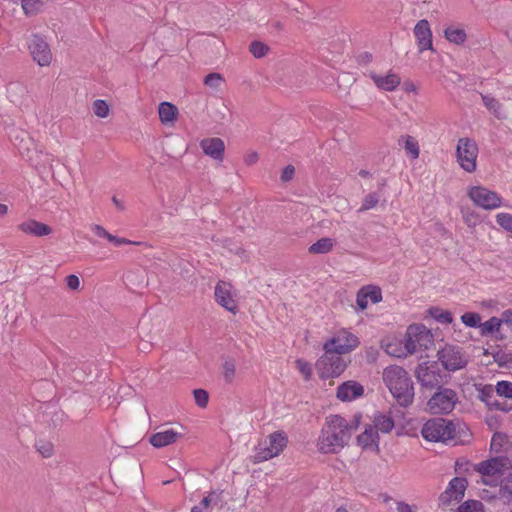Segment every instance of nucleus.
Here are the masks:
<instances>
[{
	"label": "nucleus",
	"mask_w": 512,
	"mask_h": 512,
	"mask_svg": "<svg viewBox=\"0 0 512 512\" xmlns=\"http://www.w3.org/2000/svg\"><path fill=\"white\" fill-rule=\"evenodd\" d=\"M421 434L427 441L452 443L453 445L467 444L472 437L464 423L444 418H433L426 421L422 426Z\"/></svg>",
	"instance_id": "f257e3e1"
},
{
	"label": "nucleus",
	"mask_w": 512,
	"mask_h": 512,
	"mask_svg": "<svg viewBox=\"0 0 512 512\" xmlns=\"http://www.w3.org/2000/svg\"><path fill=\"white\" fill-rule=\"evenodd\" d=\"M351 438L348 421L340 415H331L326 419L317 439L318 451L322 454L340 452Z\"/></svg>",
	"instance_id": "f03ea898"
},
{
	"label": "nucleus",
	"mask_w": 512,
	"mask_h": 512,
	"mask_svg": "<svg viewBox=\"0 0 512 512\" xmlns=\"http://www.w3.org/2000/svg\"><path fill=\"white\" fill-rule=\"evenodd\" d=\"M383 381L402 407H408L414 399V387L408 372L401 366L390 365L383 371Z\"/></svg>",
	"instance_id": "7ed1b4c3"
},
{
	"label": "nucleus",
	"mask_w": 512,
	"mask_h": 512,
	"mask_svg": "<svg viewBox=\"0 0 512 512\" xmlns=\"http://www.w3.org/2000/svg\"><path fill=\"white\" fill-rule=\"evenodd\" d=\"M458 394L454 389L440 387L427 401V411L431 414H449L458 403Z\"/></svg>",
	"instance_id": "20e7f679"
},
{
	"label": "nucleus",
	"mask_w": 512,
	"mask_h": 512,
	"mask_svg": "<svg viewBox=\"0 0 512 512\" xmlns=\"http://www.w3.org/2000/svg\"><path fill=\"white\" fill-rule=\"evenodd\" d=\"M404 342L406 350L414 354L429 349L433 344V335L423 324H412L406 330Z\"/></svg>",
	"instance_id": "39448f33"
},
{
	"label": "nucleus",
	"mask_w": 512,
	"mask_h": 512,
	"mask_svg": "<svg viewBox=\"0 0 512 512\" xmlns=\"http://www.w3.org/2000/svg\"><path fill=\"white\" fill-rule=\"evenodd\" d=\"M346 368L342 354L330 351L325 352L317 360L316 369L322 379L338 377Z\"/></svg>",
	"instance_id": "423d86ee"
},
{
	"label": "nucleus",
	"mask_w": 512,
	"mask_h": 512,
	"mask_svg": "<svg viewBox=\"0 0 512 512\" xmlns=\"http://www.w3.org/2000/svg\"><path fill=\"white\" fill-rule=\"evenodd\" d=\"M437 356L444 369L449 372L461 370L468 364V356L457 346L446 345L438 351Z\"/></svg>",
	"instance_id": "0eeeda50"
},
{
	"label": "nucleus",
	"mask_w": 512,
	"mask_h": 512,
	"mask_svg": "<svg viewBox=\"0 0 512 512\" xmlns=\"http://www.w3.org/2000/svg\"><path fill=\"white\" fill-rule=\"evenodd\" d=\"M478 146L471 138H460L456 147L457 161L462 169L471 173L476 170Z\"/></svg>",
	"instance_id": "6e6552de"
},
{
	"label": "nucleus",
	"mask_w": 512,
	"mask_h": 512,
	"mask_svg": "<svg viewBox=\"0 0 512 512\" xmlns=\"http://www.w3.org/2000/svg\"><path fill=\"white\" fill-rule=\"evenodd\" d=\"M416 378L422 388L438 389L443 386V375L436 363H421L415 370Z\"/></svg>",
	"instance_id": "1a4fd4ad"
},
{
	"label": "nucleus",
	"mask_w": 512,
	"mask_h": 512,
	"mask_svg": "<svg viewBox=\"0 0 512 512\" xmlns=\"http://www.w3.org/2000/svg\"><path fill=\"white\" fill-rule=\"evenodd\" d=\"M468 196L476 206L485 210L496 209L502 205V198L499 194L483 186L471 187Z\"/></svg>",
	"instance_id": "9d476101"
},
{
	"label": "nucleus",
	"mask_w": 512,
	"mask_h": 512,
	"mask_svg": "<svg viewBox=\"0 0 512 512\" xmlns=\"http://www.w3.org/2000/svg\"><path fill=\"white\" fill-rule=\"evenodd\" d=\"M288 438L283 431H276L269 435L268 441L265 442V446H260L257 452V459L259 461H265L278 456L286 447Z\"/></svg>",
	"instance_id": "9b49d317"
},
{
	"label": "nucleus",
	"mask_w": 512,
	"mask_h": 512,
	"mask_svg": "<svg viewBox=\"0 0 512 512\" xmlns=\"http://www.w3.org/2000/svg\"><path fill=\"white\" fill-rule=\"evenodd\" d=\"M359 345L358 337L347 331H340L336 336L324 343L325 352L334 351L340 354H346L354 350Z\"/></svg>",
	"instance_id": "f8f14e48"
},
{
	"label": "nucleus",
	"mask_w": 512,
	"mask_h": 512,
	"mask_svg": "<svg viewBox=\"0 0 512 512\" xmlns=\"http://www.w3.org/2000/svg\"><path fill=\"white\" fill-rule=\"evenodd\" d=\"M468 486V481L464 477H454L448 483L445 491H443L439 498V506L447 507L453 501L460 502L464 496Z\"/></svg>",
	"instance_id": "ddd939ff"
},
{
	"label": "nucleus",
	"mask_w": 512,
	"mask_h": 512,
	"mask_svg": "<svg viewBox=\"0 0 512 512\" xmlns=\"http://www.w3.org/2000/svg\"><path fill=\"white\" fill-rule=\"evenodd\" d=\"M28 49L33 60L39 66H49L52 61V52L47 41L40 35L34 34L28 43Z\"/></svg>",
	"instance_id": "4468645a"
},
{
	"label": "nucleus",
	"mask_w": 512,
	"mask_h": 512,
	"mask_svg": "<svg viewBox=\"0 0 512 512\" xmlns=\"http://www.w3.org/2000/svg\"><path fill=\"white\" fill-rule=\"evenodd\" d=\"M511 467V462L507 457H495L482 461L477 465L476 470L486 477H499Z\"/></svg>",
	"instance_id": "2eb2a0df"
},
{
	"label": "nucleus",
	"mask_w": 512,
	"mask_h": 512,
	"mask_svg": "<svg viewBox=\"0 0 512 512\" xmlns=\"http://www.w3.org/2000/svg\"><path fill=\"white\" fill-rule=\"evenodd\" d=\"M231 284L225 281H219L214 290L216 302L227 311L235 314L238 311L236 301L231 294Z\"/></svg>",
	"instance_id": "dca6fc26"
},
{
	"label": "nucleus",
	"mask_w": 512,
	"mask_h": 512,
	"mask_svg": "<svg viewBox=\"0 0 512 512\" xmlns=\"http://www.w3.org/2000/svg\"><path fill=\"white\" fill-rule=\"evenodd\" d=\"M496 388L492 385H485L479 389V399L484 402L490 410L507 412L511 409L506 401L501 400Z\"/></svg>",
	"instance_id": "f3484780"
},
{
	"label": "nucleus",
	"mask_w": 512,
	"mask_h": 512,
	"mask_svg": "<svg viewBox=\"0 0 512 512\" xmlns=\"http://www.w3.org/2000/svg\"><path fill=\"white\" fill-rule=\"evenodd\" d=\"M413 33L420 53L433 50L432 31L428 20H419L414 26Z\"/></svg>",
	"instance_id": "a211bd4d"
},
{
	"label": "nucleus",
	"mask_w": 512,
	"mask_h": 512,
	"mask_svg": "<svg viewBox=\"0 0 512 512\" xmlns=\"http://www.w3.org/2000/svg\"><path fill=\"white\" fill-rule=\"evenodd\" d=\"M368 76L371 78L375 86L383 91H394L401 83V78L397 73L389 71L386 75H379L374 71H370Z\"/></svg>",
	"instance_id": "6ab92c4d"
},
{
	"label": "nucleus",
	"mask_w": 512,
	"mask_h": 512,
	"mask_svg": "<svg viewBox=\"0 0 512 512\" xmlns=\"http://www.w3.org/2000/svg\"><path fill=\"white\" fill-rule=\"evenodd\" d=\"M368 300L376 304L382 301L381 289L377 286L368 285L362 287L356 295V303L360 310H365L368 306Z\"/></svg>",
	"instance_id": "aec40b11"
},
{
	"label": "nucleus",
	"mask_w": 512,
	"mask_h": 512,
	"mask_svg": "<svg viewBox=\"0 0 512 512\" xmlns=\"http://www.w3.org/2000/svg\"><path fill=\"white\" fill-rule=\"evenodd\" d=\"M200 147L204 154L214 160L222 161L224 158L225 144L221 138H205L200 142Z\"/></svg>",
	"instance_id": "412c9836"
},
{
	"label": "nucleus",
	"mask_w": 512,
	"mask_h": 512,
	"mask_svg": "<svg viewBox=\"0 0 512 512\" xmlns=\"http://www.w3.org/2000/svg\"><path fill=\"white\" fill-rule=\"evenodd\" d=\"M364 393V388L361 384L355 381H347L342 383L337 388V398L342 401H352Z\"/></svg>",
	"instance_id": "4be33fe9"
},
{
	"label": "nucleus",
	"mask_w": 512,
	"mask_h": 512,
	"mask_svg": "<svg viewBox=\"0 0 512 512\" xmlns=\"http://www.w3.org/2000/svg\"><path fill=\"white\" fill-rule=\"evenodd\" d=\"M181 436V433L177 432L172 428H169L152 434L150 436L149 442L155 448H162L172 443H175Z\"/></svg>",
	"instance_id": "5701e85b"
},
{
	"label": "nucleus",
	"mask_w": 512,
	"mask_h": 512,
	"mask_svg": "<svg viewBox=\"0 0 512 512\" xmlns=\"http://www.w3.org/2000/svg\"><path fill=\"white\" fill-rule=\"evenodd\" d=\"M19 230L25 234L33 235L36 237H43L52 233V228L42 222L34 219H29L19 225Z\"/></svg>",
	"instance_id": "b1692460"
},
{
	"label": "nucleus",
	"mask_w": 512,
	"mask_h": 512,
	"mask_svg": "<svg viewBox=\"0 0 512 512\" xmlns=\"http://www.w3.org/2000/svg\"><path fill=\"white\" fill-rule=\"evenodd\" d=\"M381 347L383 348L386 354L397 358H403L410 354L408 350H406L405 342L397 338L382 341Z\"/></svg>",
	"instance_id": "393cba45"
},
{
	"label": "nucleus",
	"mask_w": 512,
	"mask_h": 512,
	"mask_svg": "<svg viewBox=\"0 0 512 512\" xmlns=\"http://www.w3.org/2000/svg\"><path fill=\"white\" fill-rule=\"evenodd\" d=\"M398 142H399V145H401V143L403 142L404 150L409 158L414 160L419 157V154H420L419 144H418V141L413 136H410V135L401 136L399 138Z\"/></svg>",
	"instance_id": "a878e982"
},
{
	"label": "nucleus",
	"mask_w": 512,
	"mask_h": 512,
	"mask_svg": "<svg viewBox=\"0 0 512 512\" xmlns=\"http://www.w3.org/2000/svg\"><path fill=\"white\" fill-rule=\"evenodd\" d=\"M357 442L363 448H367L372 444L378 446V433L373 426H369L357 436Z\"/></svg>",
	"instance_id": "bb28decb"
},
{
	"label": "nucleus",
	"mask_w": 512,
	"mask_h": 512,
	"mask_svg": "<svg viewBox=\"0 0 512 512\" xmlns=\"http://www.w3.org/2000/svg\"><path fill=\"white\" fill-rule=\"evenodd\" d=\"M159 118L163 124H168L176 119L177 108L169 102H162L158 109Z\"/></svg>",
	"instance_id": "cd10ccee"
},
{
	"label": "nucleus",
	"mask_w": 512,
	"mask_h": 512,
	"mask_svg": "<svg viewBox=\"0 0 512 512\" xmlns=\"http://www.w3.org/2000/svg\"><path fill=\"white\" fill-rule=\"evenodd\" d=\"M484 106L491 111L498 119L505 118V112L502 104L494 97L481 95Z\"/></svg>",
	"instance_id": "c85d7f7f"
},
{
	"label": "nucleus",
	"mask_w": 512,
	"mask_h": 512,
	"mask_svg": "<svg viewBox=\"0 0 512 512\" xmlns=\"http://www.w3.org/2000/svg\"><path fill=\"white\" fill-rule=\"evenodd\" d=\"M335 241L328 237H323L313 243L308 251L311 254H326L333 249Z\"/></svg>",
	"instance_id": "c756f323"
},
{
	"label": "nucleus",
	"mask_w": 512,
	"mask_h": 512,
	"mask_svg": "<svg viewBox=\"0 0 512 512\" xmlns=\"http://www.w3.org/2000/svg\"><path fill=\"white\" fill-rule=\"evenodd\" d=\"M502 323H504L503 313L501 314V318L491 317L484 323L480 324L481 334L483 336H486L494 333H499Z\"/></svg>",
	"instance_id": "7c9ffc66"
},
{
	"label": "nucleus",
	"mask_w": 512,
	"mask_h": 512,
	"mask_svg": "<svg viewBox=\"0 0 512 512\" xmlns=\"http://www.w3.org/2000/svg\"><path fill=\"white\" fill-rule=\"evenodd\" d=\"M377 432L389 433L394 428V420L386 414H379L374 419V427Z\"/></svg>",
	"instance_id": "2f4dec72"
},
{
	"label": "nucleus",
	"mask_w": 512,
	"mask_h": 512,
	"mask_svg": "<svg viewBox=\"0 0 512 512\" xmlns=\"http://www.w3.org/2000/svg\"><path fill=\"white\" fill-rule=\"evenodd\" d=\"M498 495L505 504L512 503V473L501 481Z\"/></svg>",
	"instance_id": "473e14b6"
},
{
	"label": "nucleus",
	"mask_w": 512,
	"mask_h": 512,
	"mask_svg": "<svg viewBox=\"0 0 512 512\" xmlns=\"http://www.w3.org/2000/svg\"><path fill=\"white\" fill-rule=\"evenodd\" d=\"M445 38L454 44L460 45L466 41L467 35L463 29L449 27L444 31Z\"/></svg>",
	"instance_id": "72a5a7b5"
},
{
	"label": "nucleus",
	"mask_w": 512,
	"mask_h": 512,
	"mask_svg": "<svg viewBox=\"0 0 512 512\" xmlns=\"http://www.w3.org/2000/svg\"><path fill=\"white\" fill-rule=\"evenodd\" d=\"M430 316L437 322L442 324H450L453 321L452 314L438 307H432L429 309Z\"/></svg>",
	"instance_id": "f704fd0d"
},
{
	"label": "nucleus",
	"mask_w": 512,
	"mask_h": 512,
	"mask_svg": "<svg viewBox=\"0 0 512 512\" xmlns=\"http://www.w3.org/2000/svg\"><path fill=\"white\" fill-rule=\"evenodd\" d=\"M457 512H485L484 505L479 500H467L459 505Z\"/></svg>",
	"instance_id": "c9c22d12"
},
{
	"label": "nucleus",
	"mask_w": 512,
	"mask_h": 512,
	"mask_svg": "<svg viewBox=\"0 0 512 512\" xmlns=\"http://www.w3.org/2000/svg\"><path fill=\"white\" fill-rule=\"evenodd\" d=\"M269 50V46L261 41H253L249 46V51L255 58L266 56Z\"/></svg>",
	"instance_id": "e433bc0d"
},
{
	"label": "nucleus",
	"mask_w": 512,
	"mask_h": 512,
	"mask_svg": "<svg viewBox=\"0 0 512 512\" xmlns=\"http://www.w3.org/2000/svg\"><path fill=\"white\" fill-rule=\"evenodd\" d=\"M223 377L227 383H231L234 380L236 373V364L233 359H227L224 361L223 365Z\"/></svg>",
	"instance_id": "4c0bfd02"
},
{
	"label": "nucleus",
	"mask_w": 512,
	"mask_h": 512,
	"mask_svg": "<svg viewBox=\"0 0 512 512\" xmlns=\"http://www.w3.org/2000/svg\"><path fill=\"white\" fill-rule=\"evenodd\" d=\"M35 448L44 457H51L54 452V446L50 441L39 439L35 442Z\"/></svg>",
	"instance_id": "58836bf2"
},
{
	"label": "nucleus",
	"mask_w": 512,
	"mask_h": 512,
	"mask_svg": "<svg viewBox=\"0 0 512 512\" xmlns=\"http://www.w3.org/2000/svg\"><path fill=\"white\" fill-rule=\"evenodd\" d=\"M379 198L380 197H379L378 193H376V192H371V193L367 194L364 197V199L362 201V205L358 211L364 212V211L374 208L378 204Z\"/></svg>",
	"instance_id": "ea45409f"
},
{
	"label": "nucleus",
	"mask_w": 512,
	"mask_h": 512,
	"mask_svg": "<svg viewBox=\"0 0 512 512\" xmlns=\"http://www.w3.org/2000/svg\"><path fill=\"white\" fill-rule=\"evenodd\" d=\"M461 321L468 327H480L481 317L478 313L475 312H466L461 316Z\"/></svg>",
	"instance_id": "a19ab883"
},
{
	"label": "nucleus",
	"mask_w": 512,
	"mask_h": 512,
	"mask_svg": "<svg viewBox=\"0 0 512 512\" xmlns=\"http://www.w3.org/2000/svg\"><path fill=\"white\" fill-rule=\"evenodd\" d=\"M205 497L211 506L214 505L218 506L219 508H222L225 504L222 490L210 491L208 495Z\"/></svg>",
	"instance_id": "79ce46f5"
},
{
	"label": "nucleus",
	"mask_w": 512,
	"mask_h": 512,
	"mask_svg": "<svg viewBox=\"0 0 512 512\" xmlns=\"http://www.w3.org/2000/svg\"><path fill=\"white\" fill-rule=\"evenodd\" d=\"M498 395L502 398H512V382L510 381H499L495 386Z\"/></svg>",
	"instance_id": "37998d69"
},
{
	"label": "nucleus",
	"mask_w": 512,
	"mask_h": 512,
	"mask_svg": "<svg viewBox=\"0 0 512 512\" xmlns=\"http://www.w3.org/2000/svg\"><path fill=\"white\" fill-rule=\"evenodd\" d=\"M93 112L96 116L100 118H105L109 114L108 104L101 99H97L93 103Z\"/></svg>",
	"instance_id": "c03bdc74"
},
{
	"label": "nucleus",
	"mask_w": 512,
	"mask_h": 512,
	"mask_svg": "<svg viewBox=\"0 0 512 512\" xmlns=\"http://www.w3.org/2000/svg\"><path fill=\"white\" fill-rule=\"evenodd\" d=\"M497 224L512 233V214L499 213L496 215Z\"/></svg>",
	"instance_id": "a18cd8bd"
},
{
	"label": "nucleus",
	"mask_w": 512,
	"mask_h": 512,
	"mask_svg": "<svg viewBox=\"0 0 512 512\" xmlns=\"http://www.w3.org/2000/svg\"><path fill=\"white\" fill-rule=\"evenodd\" d=\"M506 442L507 438L504 434L494 433L490 444L491 450L495 452H500Z\"/></svg>",
	"instance_id": "49530a36"
},
{
	"label": "nucleus",
	"mask_w": 512,
	"mask_h": 512,
	"mask_svg": "<svg viewBox=\"0 0 512 512\" xmlns=\"http://www.w3.org/2000/svg\"><path fill=\"white\" fill-rule=\"evenodd\" d=\"M193 395H194L195 402L199 407L204 408L207 406L208 400H209V395L206 390L195 389L193 391Z\"/></svg>",
	"instance_id": "de8ad7c7"
},
{
	"label": "nucleus",
	"mask_w": 512,
	"mask_h": 512,
	"mask_svg": "<svg viewBox=\"0 0 512 512\" xmlns=\"http://www.w3.org/2000/svg\"><path fill=\"white\" fill-rule=\"evenodd\" d=\"M295 363L299 372L304 376L305 380H309L312 376L311 365L302 359H297Z\"/></svg>",
	"instance_id": "09e8293b"
},
{
	"label": "nucleus",
	"mask_w": 512,
	"mask_h": 512,
	"mask_svg": "<svg viewBox=\"0 0 512 512\" xmlns=\"http://www.w3.org/2000/svg\"><path fill=\"white\" fill-rule=\"evenodd\" d=\"M222 81L223 77L219 73H210L204 78V84L211 88H218Z\"/></svg>",
	"instance_id": "8fccbe9b"
},
{
	"label": "nucleus",
	"mask_w": 512,
	"mask_h": 512,
	"mask_svg": "<svg viewBox=\"0 0 512 512\" xmlns=\"http://www.w3.org/2000/svg\"><path fill=\"white\" fill-rule=\"evenodd\" d=\"M295 174V168L293 165H287L281 173V181L288 182L292 180L293 176Z\"/></svg>",
	"instance_id": "3c124183"
},
{
	"label": "nucleus",
	"mask_w": 512,
	"mask_h": 512,
	"mask_svg": "<svg viewBox=\"0 0 512 512\" xmlns=\"http://www.w3.org/2000/svg\"><path fill=\"white\" fill-rule=\"evenodd\" d=\"M211 505L209 504L206 497H204L199 505L192 507L190 512H210Z\"/></svg>",
	"instance_id": "603ef678"
},
{
	"label": "nucleus",
	"mask_w": 512,
	"mask_h": 512,
	"mask_svg": "<svg viewBox=\"0 0 512 512\" xmlns=\"http://www.w3.org/2000/svg\"><path fill=\"white\" fill-rule=\"evenodd\" d=\"M66 284L71 290H77L80 286V279L78 276L71 274L66 277Z\"/></svg>",
	"instance_id": "864d4df0"
},
{
	"label": "nucleus",
	"mask_w": 512,
	"mask_h": 512,
	"mask_svg": "<svg viewBox=\"0 0 512 512\" xmlns=\"http://www.w3.org/2000/svg\"><path fill=\"white\" fill-rule=\"evenodd\" d=\"M270 33L279 34L283 31V24L281 21L275 20L269 23Z\"/></svg>",
	"instance_id": "5fc2aeb1"
},
{
	"label": "nucleus",
	"mask_w": 512,
	"mask_h": 512,
	"mask_svg": "<svg viewBox=\"0 0 512 512\" xmlns=\"http://www.w3.org/2000/svg\"><path fill=\"white\" fill-rule=\"evenodd\" d=\"M112 243L117 247L122 246V245H129V244L140 245V242H134V241L128 240L126 238H121V237H117V236H114V240L112 241Z\"/></svg>",
	"instance_id": "6e6d98bb"
},
{
	"label": "nucleus",
	"mask_w": 512,
	"mask_h": 512,
	"mask_svg": "<svg viewBox=\"0 0 512 512\" xmlns=\"http://www.w3.org/2000/svg\"><path fill=\"white\" fill-rule=\"evenodd\" d=\"M397 511L398 512H415V508L405 502H397Z\"/></svg>",
	"instance_id": "4d7b16f0"
},
{
	"label": "nucleus",
	"mask_w": 512,
	"mask_h": 512,
	"mask_svg": "<svg viewBox=\"0 0 512 512\" xmlns=\"http://www.w3.org/2000/svg\"><path fill=\"white\" fill-rule=\"evenodd\" d=\"M503 320L505 324L512 327V309H507L503 311Z\"/></svg>",
	"instance_id": "13d9d810"
},
{
	"label": "nucleus",
	"mask_w": 512,
	"mask_h": 512,
	"mask_svg": "<svg viewBox=\"0 0 512 512\" xmlns=\"http://www.w3.org/2000/svg\"><path fill=\"white\" fill-rule=\"evenodd\" d=\"M258 161V154L256 152H252L250 154H248L246 157H245V163L247 165H253L254 163H256Z\"/></svg>",
	"instance_id": "bf43d9fd"
},
{
	"label": "nucleus",
	"mask_w": 512,
	"mask_h": 512,
	"mask_svg": "<svg viewBox=\"0 0 512 512\" xmlns=\"http://www.w3.org/2000/svg\"><path fill=\"white\" fill-rule=\"evenodd\" d=\"M93 232L95 233V235H97L98 237L100 238H104L107 230L100 226V225H94L93 228H92Z\"/></svg>",
	"instance_id": "052dcab7"
},
{
	"label": "nucleus",
	"mask_w": 512,
	"mask_h": 512,
	"mask_svg": "<svg viewBox=\"0 0 512 512\" xmlns=\"http://www.w3.org/2000/svg\"><path fill=\"white\" fill-rule=\"evenodd\" d=\"M112 202L116 206V208L120 211H123L125 209V206L122 201H120L116 196L112 197Z\"/></svg>",
	"instance_id": "680f3d73"
},
{
	"label": "nucleus",
	"mask_w": 512,
	"mask_h": 512,
	"mask_svg": "<svg viewBox=\"0 0 512 512\" xmlns=\"http://www.w3.org/2000/svg\"><path fill=\"white\" fill-rule=\"evenodd\" d=\"M8 212V207L5 204L0 203V217L6 215Z\"/></svg>",
	"instance_id": "e2e57ef3"
},
{
	"label": "nucleus",
	"mask_w": 512,
	"mask_h": 512,
	"mask_svg": "<svg viewBox=\"0 0 512 512\" xmlns=\"http://www.w3.org/2000/svg\"><path fill=\"white\" fill-rule=\"evenodd\" d=\"M359 175H360L361 177L365 178V177L370 176V172H369V171H367V170H363V169H362V170H360V171H359Z\"/></svg>",
	"instance_id": "0e129e2a"
},
{
	"label": "nucleus",
	"mask_w": 512,
	"mask_h": 512,
	"mask_svg": "<svg viewBox=\"0 0 512 512\" xmlns=\"http://www.w3.org/2000/svg\"><path fill=\"white\" fill-rule=\"evenodd\" d=\"M31 3V0H23L22 1V7L23 9L27 12L28 10V5Z\"/></svg>",
	"instance_id": "69168bd1"
},
{
	"label": "nucleus",
	"mask_w": 512,
	"mask_h": 512,
	"mask_svg": "<svg viewBox=\"0 0 512 512\" xmlns=\"http://www.w3.org/2000/svg\"><path fill=\"white\" fill-rule=\"evenodd\" d=\"M105 239H107L108 241L112 242L114 240V235L110 234L108 231L106 232L105 236H104Z\"/></svg>",
	"instance_id": "338daca9"
},
{
	"label": "nucleus",
	"mask_w": 512,
	"mask_h": 512,
	"mask_svg": "<svg viewBox=\"0 0 512 512\" xmlns=\"http://www.w3.org/2000/svg\"><path fill=\"white\" fill-rule=\"evenodd\" d=\"M105 239H107L108 241L112 242L114 240V235L110 234L108 231L106 232L105 236H104Z\"/></svg>",
	"instance_id": "774afa93"
}]
</instances>
